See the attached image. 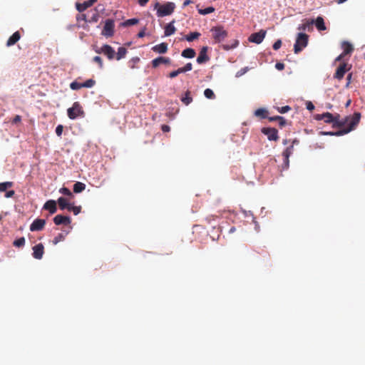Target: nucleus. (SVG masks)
<instances>
[{
  "mask_svg": "<svg viewBox=\"0 0 365 365\" xmlns=\"http://www.w3.org/2000/svg\"><path fill=\"white\" fill-rule=\"evenodd\" d=\"M67 115L70 119L74 120L78 117H84L85 113L80 103L76 101L73 103L72 107L68 108Z\"/></svg>",
  "mask_w": 365,
  "mask_h": 365,
  "instance_id": "obj_3",
  "label": "nucleus"
},
{
  "mask_svg": "<svg viewBox=\"0 0 365 365\" xmlns=\"http://www.w3.org/2000/svg\"><path fill=\"white\" fill-rule=\"evenodd\" d=\"M282 46V41L280 39H278L277 41H276L272 47H273V49L274 50H278Z\"/></svg>",
  "mask_w": 365,
  "mask_h": 365,
  "instance_id": "obj_48",
  "label": "nucleus"
},
{
  "mask_svg": "<svg viewBox=\"0 0 365 365\" xmlns=\"http://www.w3.org/2000/svg\"><path fill=\"white\" fill-rule=\"evenodd\" d=\"M43 208L48 210L50 214H54L57 210L56 202L53 200H49L46 202Z\"/></svg>",
  "mask_w": 365,
  "mask_h": 365,
  "instance_id": "obj_17",
  "label": "nucleus"
},
{
  "mask_svg": "<svg viewBox=\"0 0 365 365\" xmlns=\"http://www.w3.org/2000/svg\"><path fill=\"white\" fill-rule=\"evenodd\" d=\"M14 246L16 247H21L25 245V238L24 237H20L13 242Z\"/></svg>",
  "mask_w": 365,
  "mask_h": 365,
  "instance_id": "obj_37",
  "label": "nucleus"
},
{
  "mask_svg": "<svg viewBox=\"0 0 365 365\" xmlns=\"http://www.w3.org/2000/svg\"><path fill=\"white\" fill-rule=\"evenodd\" d=\"M299 140H297V139H294V140L292 141V145H293V146H294V145H297V144H299Z\"/></svg>",
  "mask_w": 365,
  "mask_h": 365,
  "instance_id": "obj_64",
  "label": "nucleus"
},
{
  "mask_svg": "<svg viewBox=\"0 0 365 365\" xmlns=\"http://www.w3.org/2000/svg\"><path fill=\"white\" fill-rule=\"evenodd\" d=\"M314 19H304V23L298 26V30H309L310 26L314 24Z\"/></svg>",
  "mask_w": 365,
  "mask_h": 365,
  "instance_id": "obj_24",
  "label": "nucleus"
},
{
  "mask_svg": "<svg viewBox=\"0 0 365 365\" xmlns=\"http://www.w3.org/2000/svg\"><path fill=\"white\" fill-rule=\"evenodd\" d=\"M145 29L144 28L143 30H141L138 34V38H143L145 36Z\"/></svg>",
  "mask_w": 365,
  "mask_h": 365,
  "instance_id": "obj_60",
  "label": "nucleus"
},
{
  "mask_svg": "<svg viewBox=\"0 0 365 365\" xmlns=\"http://www.w3.org/2000/svg\"><path fill=\"white\" fill-rule=\"evenodd\" d=\"M152 50L158 53H165L168 51V43L163 42L155 45L152 48Z\"/></svg>",
  "mask_w": 365,
  "mask_h": 365,
  "instance_id": "obj_20",
  "label": "nucleus"
},
{
  "mask_svg": "<svg viewBox=\"0 0 365 365\" xmlns=\"http://www.w3.org/2000/svg\"><path fill=\"white\" fill-rule=\"evenodd\" d=\"M291 110V108L289 106H285L281 108H277V110L280 113H285Z\"/></svg>",
  "mask_w": 365,
  "mask_h": 365,
  "instance_id": "obj_46",
  "label": "nucleus"
},
{
  "mask_svg": "<svg viewBox=\"0 0 365 365\" xmlns=\"http://www.w3.org/2000/svg\"><path fill=\"white\" fill-rule=\"evenodd\" d=\"M293 150H294L293 145H291L289 147H287L284 150V152L282 153V155L284 157V163L286 167L289 166V158L290 155L292 154Z\"/></svg>",
  "mask_w": 365,
  "mask_h": 365,
  "instance_id": "obj_19",
  "label": "nucleus"
},
{
  "mask_svg": "<svg viewBox=\"0 0 365 365\" xmlns=\"http://www.w3.org/2000/svg\"><path fill=\"white\" fill-rule=\"evenodd\" d=\"M315 119L317 120H324L326 123H333L334 115L331 113L327 112L322 114L316 115Z\"/></svg>",
  "mask_w": 365,
  "mask_h": 365,
  "instance_id": "obj_12",
  "label": "nucleus"
},
{
  "mask_svg": "<svg viewBox=\"0 0 365 365\" xmlns=\"http://www.w3.org/2000/svg\"><path fill=\"white\" fill-rule=\"evenodd\" d=\"M127 53V49L125 47H119L118 49V52L116 53V60L119 61L121 58H123Z\"/></svg>",
  "mask_w": 365,
  "mask_h": 365,
  "instance_id": "obj_31",
  "label": "nucleus"
},
{
  "mask_svg": "<svg viewBox=\"0 0 365 365\" xmlns=\"http://www.w3.org/2000/svg\"><path fill=\"white\" fill-rule=\"evenodd\" d=\"M154 9L157 10L156 14L158 17H163L169 16L174 12L175 4L173 2L169 1L163 4L156 2L154 5Z\"/></svg>",
  "mask_w": 365,
  "mask_h": 365,
  "instance_id": "obj_2",
  "label": "nucleus"
},
{
  "mask_svg": "<svg viewBox=\"0 0 365 365\" xmlns=\"http://www.w3.org/2000/svg\"><path fill=\"white\" fill-rule=\"evenodd\" d=\"M207 46H203L199 53L198 57L197 58V62L199 64L204 63L210 60L209 56L207 55Z\"/></svg>",
  "mask_w": 365,
  "mask_h": 365,
  "instance_id": "obj_14",
  "label": "nucleus"
},
{
  "mask_svg": "<svg viewBox=\"0 0 365 365\" xmlns=\"http://www.w3.org/2000/svg\"><path fill=\"white\" fill-rule=\"evenodd\" d=\"M97 0H88L86 1L82 4H76V9L79 12H83L86 10L88 7L91 6Z\"/></svg>",
  "mask_w": 365,
  "mask_h": 365,
  "instance_id": "obj_18",
  "label": "nucleus"
},
{
  "mask_svg": "<svg viewBox=\"0 0 365 365\" xmlns=\"http://www.w3.org/2000/svg\"><path fill=\"white\" fill-rule=\"evenodd\" d=\"M114 26L115 24L113 19H106L101 34L106 37L113 36L114 34Z\"/></svg>",
  "mask_w": 365,
  "mask_h": 365,
  "instance_id": "obj_7",
  "label": "nucleus"
},
{
  "mask_svg": "<svg viewBox=\"0 0 365 365\" xmlns=\"http://www.w3.org/2000/svg\"><path fill=\"white\" fill-rule=\"evenodd\" d=\"M140 6H144L147 4L149 0H137Z\"/></svg>",
  "mask_w": 365,
  "mask_h": 365,
  "instance_id": "obj_58",
  "label": "nucleus"
},
{
  "mask_svg": "<svg viewBox=\"0 0 365 365\" xmlns=\"http://www.w3.org/2000/svg\"><path fill=\"white\" fill-rule=\"evenodd\" d=\"M138 22H139V19H135V18L130 19H128V20L125 21L124 22H123L122 26H130L135 25Z\"/></svg>",
  "mask_w": 365,
  "mask_h": 365,
  "instance_id": "obj_34",
  "label": "nucleus"
},
{
  "mask_svg": "<svg viewBox=\"0 0 365 365\" xmlns=\"http://www.w3.org/2000/svg\"><path fill=\"white\" fill-rule=\"evenodd\" d=\"M58 206H59V208L61 210H65V209H67L68 210V207H70L71 206V203H69L67 200V199H66L65 197H60L58 199Z\"/></svg>",
  "mask_w": 365,
  "mask_h": 365,
  "instance_id": "obj_23",
  "label": "nucleus"
},
{
  "mask_svg": "<svg viewBox=\"0 0 365 365\" xmlns=\"http://www.w3.org/2000/svg\"><path fill=\"white\" fill-rule=\"evenodd\" d=\"M204 95L209 99H214L215 98L214 92L210 88H206L204 91Z\"/></svg>",
  "mask_w": 365,
  "mask_h": 365,
  "instance_id": "obj_38",
  "label": "nucleus"
},
{
  "mask_svg": "<svg viewBox=\"0 0 365 365\" xmlns=\"http://www.w3.org/2000/svg\"><path fill=\"white\" fill-rule=\"evenodd\" d=\"M237 45H238V41H235V44L233 46H224V48L226 50H229L230 48H235Z\"/></svg>",
  "mask_w": 365,
  "mask_h": 365,
  "instance_id": "obj_59",
  "label": "nucleus"
},
{
  "mask_svg": "<svg viewBox=\"0 0 365 365\" xmlns=\"http://www.w3.org/2000/svg\"><path fill=\"white\" fill-rule=\"evenodd\" d=\"M59 192L61 194L64 195L73 196L72 192H71V190L68 188L65 187L61 188Z\"/></svg>",
  "mask_w": 365,
  "mask_h": 365,
  "instance_id": "obj_44",
  "label": "nucleus"
},
{
  "mask_svg": "<svg viewBox=\"0 0 365 365\" xmlns=\"http://www.w3.org/2000/svg\"><path fill=\"white\" fill-rule=\"evenodd\" d=\"M248 71H249L248 67H244L236 73L235 76L237 78H239V77L243 76L244 74H245Z\"/></svg>",
  "mask_w": 365,
  "mask_h": 365,
  "instance_id": "obj_43",
  "label": "nucleus"
},
{
  "mask_svg": "<svg viewBox=\"0 0 365 365\" xmlns=\"http://www.w3.org/2000/svg\"><path fill=\"white\" fill-rule=\"evenodd\" d=\"M214 11H215V8L212 6H209L205 9L198 10L199 14H200L202 15H207V14L212 13Z\"/></svg>",
  "mask_w": 365,
  "mask_h": 365,
  "instance_id": "obj_36",
  "label": "nucleus"
},
{
  "mask_svg": "<svg viewBox=\"0 0 365 365\" xmlns=\"http://www.w3.org/2000/svg\"><path fill=\"white\" fill-rule=\"evenodd\" d=\"M278 118H280V116L279 115H277V116L269 117V121H278L279 120Z\"/></svg>",
  "mask_w": 365,
  "mask_h": 365,
  "instance_id": "obj_61",
  "label": "nucleus"
},
{
  "mask_svg": "<svg viewBox=\"0 0 365 365\" xmlns=\"http://www.w3.org/2000/svg\"><path fill=\"white\" fill-rule=\"evenodd\" d=\"M176 71H177V73H178V75H179L180 73H185V72H186V71H185V69H184V67L179 68H178Z\"/></svg>",
  "mask_w": 365,
  "mask_h": 365,
  "instance_id": "obj_63",
  "label": "nucleus"
},
{
  "mask_svg": "<svg viewBox=\"0 0 365 365\" xmlns=\"http://www.w3.org/2000/svg\"><path fill=\"white\" fill-rule=\"evenodd\" d=\"M53 222L56 225H69L71 222V220L68 216H63V215H57L53 218Z\"/></svg>",
  "mask_w": 365,
  "mask_h": 365,
  "instance_id": "obj_13",
  "label": "nucleus"
},
{
  "mask_svg": "<svg viewBox=\"0 0 365 365\" xmlns=\"http://www.w3.org/2000/svg\"><path fill=\"white\" fill-rule=\"evenodd\" d=\"M181 101L186 106L189 105L192 101V98L190 91H187L185 92V96L181 98Z\"/></svg>",
  "mask_w": 365,
  "mask_h": 365,
  "instance_id": "obj_29",
  "label": "nucleus"
},
{
  "mask_svg": "<svg viewBox=\"0 0 365 365\" xmlns=\"http://www.w3.org/2000/svg\"><path fill=\"white\" fill-rule=\"evenodd\" d=\"M46 220L43 219H36L30 225L31 232L40 231L44 228Z\"/></svg>",
  "mask_w": 365,
  "mask_h": 365,
  "instance_id": "obj_11",
  "label": "nucleus"
},
{
  "mask_svg": "<svg viewBox=\"0 0 365 365\" xmlns=\"http://www.w3.org/2000/svg\"><path fill=\"white\" fill-rule=\"evenodd\" d=\"M96 84V81L93 79H88L84 83H82L83 88H92Z\"/></svg>",
  "mask_w": 365,
  "mask_h": 365,
  "instance_id": "obj_39",
  "label": "nucleus"
},
{
  "mask_svg": "<svg viewBox=\"0 0 365 365\" xmlns=\"http://www.w3.org/2000/svg\"><path fill=\"white\" fill-rule=\"evenodd\" d=\"M63 130V126L62 125H58L56 128V135H57L58 137H61V135H62Z\"/></svg>",
  "mask_w": 365,
  "mask_h": 365,
  "instance_id": "obj_47",
  "label": "nucleus"
},
{
  "mask_svg": "<svg viewBox=\"0 0 365 365\" xmlns=\"http://www.w3.org/2000/svg\"><path fill=\"white\" fill-rule=\"evenodd\" d=\"M81 210V206H74L73 204H71L70 207H68V211H72L75 215L80 213Z\"/></svg>",
  "mask_w": 365,
  "mask_h": 365,
  "instance_id": "obj_40",
  "label": "nucleus"
},
{
  "mask_svg": "<svg viewBox=\"0 0 365 365\" xmlns=\"http://www.w3.org/2000/svg\"><path fill=\"white\" fill-rule=\"evenodd\" d=\"M255 115L261 118H267V110L264 108H258L255 110Z\"/></svg>",
  "mask_w": 365,
  "mask_h": 365,
  "instance_id": "obj_32",
  "label": "nucleus"
},
{
  "mask_svg": "<svg viewBox=\"0 0 365 365\" xmlns=\"http://www.w3.org/2000/svg\"><path fill=\"white\" fill-rule=\"evenodd\" d=\"M175 21L173 20L165 26L164 31V34L165 36H170L175 34L176 29L173 25Z\"/></svg>",
  "mask_w": 365,
  "mask_h": 365,
  "instance_id": "obj_22",
  "label": "nucleus"
},
{
  "mask_svg": "<svg viewBox=\"0 0 365 365\" xmlns=\"http://www.w3.org/2000/svg\"><path fill=\"white\" fill-rule=\"evenodd\" d=\"M200 36V34L199 32H191L188 35L185 36V39L190 42L198 38Z\"/></svg>",
  "mask_w": 365,
  "mask_h": 365,
  "instance_id": "obj_33",
  "label": "nucleus"
},
{
  "mask_svg": "<svg viewBox=\"0 0 365 365\" xmlns=\"http://www.w3.org/2000/svg\"><path fill=\"white\" fill-rule=\"evenodd\" d=\"M178 76V73H177L176 70L170 72L168 74V77L170 78H174L177 77Z\"/></svg>",
  "mask_w": 365,
  "mask_h": 365,
  "instance_id": "obj_54",
  "label": "nucleus"
},
{
  "mask_svg": "<svg viewBox=\"0 0 365 365\" xmlns=\"http://www.w3.org/2000/svg\"><path fill=\"white\" fill-rule=\"evenodd\" d=\"M13 182H4L0 183V192H4L13 186Z\"/></svg>",
  "mask_w": 365,
  "mask_h": 365,
  "instance_id": "obj_35",
  "label": "nucleus"
},
{
  "mask_svg": "<svg viewBox=\"0 0 365 365\" xmlns=\"http://www.w3.org/2000/svg\"><path fill=\"white\" fill-rule=\"evenodd\" d=\"M314 24H315V26L319 31H324L327 29L324 19L321 16H318Z\"/></svg>",
  "mask_w": 365,
  "mask_h": 365,
  "instance_id": "obj_26",
  "label": "nucleus"
},
{
  "mask_svg": "<svg viewBox=\"0 0 365 365\" xmlns=\"http://www.w3.org/2000/svg\"><path fill=\"white\" fill-rule=\"evenodd\" d=\"M267 31L265 30L261 29L259 32L252 34L249 36L248 40L250 42L259 44L264 40Z\"/></svg>",
  "mask_w": 365,
  "mask_h": 365,
  "instance_id": "obj_8",
  "label": "nucleus"
},
{
  "mask_svg": "<svg viewBox=\"0 0 365 365\" xmlns=\"http://www.w3.org/2000/svg\"><path fill=\"white\" fill-rule=\"evenodd\" d=\"M184 67V69L185 71L187 72V71H190L192 69V64L191 63H186V65Z\"/></svg>",
  "mask_w": 365,
  "mask_h": 365,
  "instance_id": "obj_52",
  "label": "nucleus"
},
{
  "mask_svg": "<svg viewBox=\"0 0 365 365\" xmlns=\"http://www.w3.org/2000/svg\"><path fill=\"white\" fill-rule=\"evenodd\" d=\"M360 119L361 113L359 112L354 113L353 115L346 116L342 120L340 119V115L336 113L334 115L333 127L341 128L346 125H347L348 127L341 129L336 132H325L324 133V135L330 136H340L347 134L348 133L355 129L356 125L359 124Z\"/></svg>",
  "mask_w": 365,
  "mask_h": 365,
  "instance_id": "obj_1",
  "label": "nucleus"
},
{
  "mask_svg": "<svg viewBox=\"0 0 365 365\" xmlns=\"http://www.w3.org/2000/svg\"><path fill=\"white\" fill-rule=\"evenodd\" d=\"M345 54H344L343 53H341L339 56H338L336 59H335V61H340L342 60V58L344 57Z\"/></svg>",
  "mask_w": 365,
  "mask_h": 365,
  "instance_id": "obj_62",
  "label": "nucleus"
},
{
  "mask_svg": "<svg viewBox=\"0 0 365 365\" xmlns=\"http://www.w3.org/2000/svg\"><path fill=\"white\" fill-rule=\"evenodd\" d=\"M279 118V120H278L279 125L280 126V128L284 127L287 123L286 120L284 119V117H282V116H280V118Z\"/></svg>",
  "mask_w": 365,
  "mask_h": 365,
  "instance_id": "obj_49",
  "label": "nucleus"
},
{
  "mask_svg": "<svg viewBox=\"0 0 365 365\" xmlns=\"http://www.w3.org/2000/svg\"><path fill=\"white\" fill-rule=\"evenodd\" d=\"M171 62V60L168 57H164V56H159L158 58H155L153 59L151 62L152 66L153 68L158 67L160 64H170Z\"/></svg>",
  "mask_w": 365,
  "mask_h": 365,
  "instance_id": "obj_15",
  "label": "nucleus"
},
{
  "mask_svg": "<svg viewBox=\"0 0 365 365\" xmlns=\"http://www.w3.org/2000/svg\"><path fill=\"white\" fill-rule=\"evenodd\" d=\"M32 255L35 259H41L44 254V247L42 243H38L33 247Z\"/></svg>",
  "mask_w": 365,
  "mask_h": 365,
  "instance_id": "obj_10",
  "label": "nucleus"
},
{
  "mask_svg": "<svg viewBox=\"0 0 365 365\" xmlns=\"http://www.w3.org/2000/svg\"><path fill=\"white\" fill-rule=\"evenodd\" d=\"M161 130H163V132L166 133V132H169L170 131V128L168 125H163L161 126Z\"/></svg>",
  "mask_w": 365,
  "mask_h": 365,
  "instance_id": "obj_55",
  "label": "nucleus"
},
{
  "mask_svg": "<svg viewBox=\"0 0 365 365\" xmlns=\"http://www.w3.org/2000/svg\"><path fill=\"white\" fill-rule=\"evenodd\" d=\"M68 232H61L58 233L53 240L52 242L54 245H57L58 242H62L65 240L66 236L68 235Z\"/></svg>",
  "mask_w": 365,
  "mask_h": 365,
  "instance_id": "obj_28",
  "label": "nucleus"
},
{
  "mask_svg": "<svg viewBox=\"0 0 365 365\" xmlns=\"http://www.w3.org/2000/svg\"><path fill=\"white\" fill-rule=\"evenodd\" d=\"M307 108L309 110H312L314 109V106L313 105V103L312 102L309 101L307 103Z\"/></svg>",
  "mask_w": 365,
  "mask_h": 365,
  "instance_id": "obj_56",
  "label": "nucleus"
},
{
  "mask_svg": "<svg viewBox=\"0 0 365 365\" xmlns=\"http://www.w3.org/2000/svg\"><path fill=\"white\" fill-rule=\"evenodd\" d=\"M21 120V117L19 115H16L14 119L12 120V123L13 124H16L18 123H19L20 121Z\"/></svg>",
  "mask_w": 365,
  "mask_h": 365,
  "instance_id": "obj_50",
  "label": "nucleus"
},
{
  "mask_svg": "<svg viewBox=\"0 0 365 365\" xmlns=\"http://www.w3.org/2000/svg\"><path fill=\"white\" fill-rule=\"evenodd\" d=\"M97 53H103L109 60H113L115 55V50L108 44H104L100 48H97L95 50Z\"/></svg>",
  "mask_w": 365,
  "mask_h": 365,
  "instance_id": "obj_6",
  "label": "nucleus"
},
{
  "mask_svg": "<svg viewBox=\"0 0 365 365\" xmlns=\"http://www.w3.org/2000/svg\"><path fill=\"white\" fill-rule=\"evenodd\" d=\"M215 43H220L227 36V32L222 26H215L211 29Z\"/></svg>",
  "mask_w": 365,
  "mask_h": 365,
  "instance_id": "obj_5",
  "label": "nucleus"
},
{
  "mask_svg": "<svg viewBox=\"0 0 365 365\" xmlns=\"http://www.w3.org/2000/svg\"><path fill=\"white\" fill-rule=\"evenodd\" d=\"M139 61H140V58L138 57H134V58H131L130 61H129V63H130L129 66L133 69L135 68V64L138 63Z\"/></svg>",
  "mask_w": 365,
  "mask_h": 365,
  "instance_id": "obj_42",
  "label": "nucleus"
},
{
  "mask_svg": "<svg viewBox=\"0 0 365 365\" xmlns=\"http://www.w3.org/2000/svg\"><path fill=\"white\" fill-rule=\"evenodd\" d=\"M93 61L98 64L100 68H102L103 67V63L102 58L100 56H95L93 58Z\"/></svg>",
  "mask_w": 365,
  "mask_h": 365,
  "instance_id": "obj_45",
  "label": "nucleus"
},
{
  "mask_svg": "<svg viewBox=\"0 0 365 365\" xmlns=\"http://www.w3.org/2000/svg\"><path fill=\"white\" fill-rule=\"evenodd\" d=\"M262 133L267 136L269 140L277 141L279 138L278 131L274 128H263Z\"/></svg>",
  "mask_w": 365,
  "mask_h": 365,
  "instance_id": "obj_9",
  "label": "nucleus"
},
{
  "mask_svg": "<svg viewBox=\"0 0 365 365\" xmlns=\"http://www.w3.org/2000/svg\"><path fill=\"white\" fill-rule=\"evenodd\" d=\"M341 47L344 50L343 53L345 55L350 54L354 51L353 46L347 41H344Z\"/></svg>",
  "mask_w": 365,
  "mask_h": 365,
  "instance_id": "obj_27",
  "label": "nucleus"
},
{
  "mask_svg": "<svg viewBox=\"0 0 365 365\" xmlns=\"http://www.w3.org/2000/svg\"><path fill=\"white\" fill-rule=\"evenodd\" d=\"M351 77H352V73H349L347 77H346V80H347V83H346V87L348 88L350 83H351Z\"/></svg>",
  "mask_w": 365,
  "mask_h": 365,
  "instance_id": "obj_57",
  "label": "nucleus"
},
{
  "mask_svg": "<svg viewBox=\"0 0 365 365\" xmlns=\"http://www.w3.org/2000/svg\"><path fill=\"white\" fill-rule=\"evenodd\" d=\"M14 194H15L14 190H9L6 192L5 197L6 198L12 197L14 195Z\"/></svg>",
  "mask_w": 365,
  "mask_h": 365,
  "instance_id": "obj_53",
  "label": "nucleus"
},
{
  "mask_svg": "<svg viewBox=\"0 0 365 365\" xmlns=\"http://www.w3.org/2000/svg\"><path fill=\"white\" fill-rule=\"evenodd\" d=\"M70 88L72 89V90H79L81 88H82V83H78L77 81H73L71 84H70Z\"/></svg>",
  "mask_w": 365,
  "mask_h": 365,
  "instance_id": "obj_41",
  "label": "nucleus"
},
{
  "mask_svg": "<svg viewBox=\"0 0 365 365\" xmlns=\"http://www.w3.org/2000/svg\"><path fill=\"white\" fill-rule=\"evenodd\" d=\"M346 66L347 64L346 63L340 64V66L337 68L334 75V78H336L339 81L341 80L344 78V74L346 71Z\"/></svg>",
  "mask_w": 365,
  "mask_h": 365,
  "instance_id": "obj_16",
  "label": "nucleus"
},
{
  "mask_svg": "<svg viewBox=\"0 0 365 365\" xmlns=\"http://www.w3.org/2000/svg\"><path fill=\"white\" fill-rule=\"evenodd\" d=\"M309 36L304 33H299L297 36L296 42L294 45L295 53L301 52L308 44Z\"/></svg>",
  "mask_w": 365,
  "mask_h": 365,
  "instance_id": "obj_4",
  "label": "nucleus"
},
{
  "mask_svg": "<svg viewBox=\"0 0 365 365\" xmlns=\"http://www.w3.org/2000/svg\"><path fill=\"white\" fill-rule=\"evenodd\" d=\"M195 51L193 48H187L182 51L181 56L187 58H192L195 56Z\"/></svg>",
  "mask_w": 365,
  "mask_h": 365,
  "instance_id": "obj_25",
  "label": "nucleus"
},
{
  "mask_svg": "<svg viewBox=\"0 0 365 365\" xmlns=\"http://www.w3.org/2000/svg\"><path fill=\"white\" fill-rule=\"evenodd\" d=\"M275 68L279 71H282L284 68V64L282 63H277Z\"/></svg>",
  "mask_w": 365,
  "mask_h": 365,
  "instance_id": "obj_51",
  "label": "nucleus"
},
{
  "mask_svg": "<svg viewBox=\"0 0 365 365\" xmlns=\"http://www.w3.org/2000/svg\"><path fill=\"white\" fill-rule=\"evenodd\" d=\"M86 188V185L81 182H77L73 185V192L79 193L83 191Z\"/></svg>",
  "mask_w": 365,
  "mask_h": 365,
  "instance_id": "obj_30",
  "label": "nucleus"
},
{
  "mask_svg": "<svg viewBox=\"0 0 365 365\" xmlns=\"http://www.w3.org/2000/svg\"><path fill=\"white\" fill-rule=\"evenodd\" d=\"M21 38V34L19 31L14 32L8 39L6 42V46L8 47L14 46Z\"/></svg>",
  "mask_w": 365,
  "mask_h": 365,
  "instance_id": "obj_21",
  "label": "nucleus"
}]
</instances>
